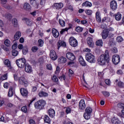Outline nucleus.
<instances>
[{
    "label": "nucleus",
    "mask_w": 124,
    "mask_h": 124,
    "mask_svg": "<svg viewBox=\"0 0 124 124\" xmlns=\"http://www.w3.org/2000/svg\"><path fill=\"white\" fill-rule=\"evenodd\" d=\"M110 62V56L109 51L106 50L104 54L100 55L98 59V63L100 65H105L106 63H109Z\"/></svg>",
    "instance_id": "nucleus-1"
},
{
    "label": "nucleus",
    "mask_w": 124,
    "mask_h": 124,
    "mask_svg": "<svg viewBox=\"0 0 124 124\" xmlns=\"http://www.w3.org/2000/svg\"><path fill=\"white\" fill-rule=\"evenodd\" d=\"M46 102L44 100H40L34 104V107L36 109L41 110L44 108Z\"/></svg>",
    "instance_id": "nucleus-2"
},
{
    "label": "nucleus",
    "mask_w": 124,
    "mask_h": 124,
    "mask_svg": "<svg viewBox=\"0 0 124 124\" xmlns=\"http://www.w3.org/2000/svg\"><path fill=\"white\" fill-rule=\"evenodd\" d=\"M85 59L87 62L91 63L95 62V57L90 52H87L85 55Z\"/></svg>",
    "instance_id": "nucleus-3"
},
{
    "label": "nucleus",
    "mask_w": 124,
    "mask_h": 124,
    "mask_svg": "<svg viewBox=\"0 0 124 124\" xmlns=\"http://www.w3.org/2000/svg\"><path fill=\"white\" fill-rule=\"evenodd\" d=\"M16 63L19 68H24L26 65V59L21 58L16 61Z\"/></svg>",
    "instance_id": "nucleus-4"
},
{
    "label": "nucleus",
    "mask_w": 124,
    "mask_h": 124,
    "mask_svg": "<svg viewBox=\"0 0 124 124\" xmlns=\"http://www.w3.org/2000/svg\"><path fill=\"white\" fill-rule=\"evenodd\" d=\"M69 43L72 47H77L78 46V41L74 37H70L69 39Z\"/></svg>",
    "instance_id": "nucleus-5"
},
{
    "label": "nucleus",
    "mask_w": 124,
    "mask_h": 124,
    "mask_svg": "<svg viewBox=\"0 0 124 124\" xmlns=\"http://www.w3.org/2000/svg\"><path fill=\"white\" fill-rule=\"evenodd\" d=\"M112 61L114 64H118L120 62H121V57L120 55L117 54H115L112 56Z\"/></svg>",
    "instance_id": "nucleus-6"
},
{
    "label": "nucleus",
    "mask_w": 124,
    "mask_h": 124,
    "mask_svg": "<svg viewBox=\"0 0 124 124\" xmlns=\"http://www.w3.org/2000/svg\"><path fill=\"white\" fill-rule=\"evenodd\" d=\"M66 57L68 60H69L71 61H75L76 59L75 58V55L71 52H67L66 54Z\"/></svg>",
    "instance_id": "nucleus-7"
},
{
    "label": "nucleus",
    "mask_w": 124,
    "mask_h": 124,
    "mask_svg": "<svg viewBox=\"0 0 124 124\" xmlns=\"http://www.w3.org/2000/svg\"><path fill=\"white\" fill-rule=\"evenodd\" d=\"M78 107L79 110H85V108H86V104H85V100H81L79 101Z\"/></svg>",
    "instance_id": "nucleus-8"
},
{
    "label": "nucleus",
    "mask_w": 124,
    "mask_h": 124,
    "mask_svg": "<svg viewBox=\"0 0 124 124\" xmlns=\"http://www.w3.org/2000/svg\"><path fill=\"white\" fill-rule=\"evenodd\" d=\"M50 57L53 61H56L58 59V56L56 53V51L54 50H51L50 52Z\"/></svg>",
    "instance_id": "nucleus-9"
},
{
    "label": "nucleus",
    "mask_w": 124,
    "mask_h": 124,
    "mask_svg": "<svg viewBox=\"0 0 124 124\" xmlns=\"http://www.w3.org/2000/svg\"><path fill=\"white\" fill-rule=\"evenodd\" d=\"M110 6L112 10L115 11L117 8H118V5L117 4V2L115 0H112L110 3Z\"/></svg>",
    "instance_id": "nucleus-10"
},
{
    "label": "nucleus",
    "mask_w": 124,
    "mask_h": 124,
    "mask_svg": "<svg viewBox=\"0 0 124 124\" xmlns=\"http://www.w3.org/2000/svg\"><path fill=\"white\" fill-rule=\"evenodd\" d=\"M87 44L89 47L91 48H93V46H94V43L93 41V38L89 37L87 39Z\"/></svg>",
    "instance_id": "nucleus-11"
},
{
    "label": "nucleus",
    "mask_w": 124,
    "mask_h": 124,
    "mask_svg": "<svg viewBox=\"0 0 124 124\" xmlns=\"http://www.w3.org/2000/svg\"><path fill=\"white\" fill-rule=\"evenodd\" d=\"M109 34V30L108 29L104 30L102 31V36L103 39H106Z\"/></svg>",
    "instance_id": "nucleus-12"
},
{
    "label": "nucleus",
    "mask_w": 124,
    "mask_h": 124,
    "mask_svg": "<svg viewBox=\"0 0 124 124\" xmlns=\"http://www.w3.org/2000/svg\"><path fill=\"white\" fill-rule=\"evenodd\" d=\"M57 46H58V49H60V47H66V43H65L63 41H59L57 43Z\"/></svg>",
    "instance_id": "nucleus-13"
},
{
    "label": "nucleus",
    "mask_w": 124,
    "mask_h": 124,
    "mask_svg": "<svg viewBox=\"0 0 124 124\" xmlns=\"http://www.w3.org/2000/svg\"><path fill=\"white\" fill-rule=\"evenodd\" d=\"M25 70L27 73H31V72H32L31 66L29 64H26L25 65Z\"/></svg>",
    "instance_id": "nucleus-14"
},
{
    "label": "nucleus",
    "mask_w": 124,
    "mask_h": 124,
    "mask_svg": "<svg viewBox=\"0 0 124 124\" xmlns=\"http://www.w3.org/2000/svg\"><path fill=\"white\" fill-rule=\"evenodd\" d=\"M54 6L56 9H62L63 7L62 3H55L54 4Z\"/></svg>",
    "instance_id": "nucleus-15"
},
{
    "label": "nucleus",
    "mask_w": 124,
    "mask_h": 124,
    "mask_svg": "<svg viewBox=\"0 0 124 124\" xmlns=\"http://www.w3.org/2000/svg\"><path fill=\"white\" fill-rule=\"evenodd\" d=\"M52 33L54 37H55V38H57V37H59V35H60V33L59 32V31L54 28H53L52 29Z\"/></svg>",
    "instance_id": "nucleus-16"
},
{
    "label": "nucleus",
    "mask_w": 124,
    "mask_h": 124,
    "mask_svg": "<svg viewBox=\"0 0 124 124\" xmlns=\"http://www.w3.org/2000/svg\"><path fill=\"white\" fill-rule=\"evenodd\" d=\"M20 93L22 96H27V95L29 94V92H28V90L24 88L20 89Z\"/></svg>",
    "instance_id": "nucleus-17"
},
{
    "label": "nucleus",
    "mask_w": 124,
    "mask_h": 124,
    "mask_svg": "<svg viewBox=\"0 0 124 124\" xmlns=\"http://www.w3.org/2000/svg\"><path fill=\"white\" fill-rule=\"evenodd\" d=\"M48 113L50 118H54V117H55V110H54L53 108L49 109L48 110Z\"/></svg>",
    "instance_id": "nucleus-18"
},
{
    "label": "nucleus",
    "mask_w": 124,
    "mask_h": 124,
    "mask_svg": "<svg viewBox=\"0 0 124 124\" xmlns=\"http://www.w3.org/2000/svg\"><path fill=\"white\" fill-rule=\"evenodd\" d=\"M78 61L81 65H82V66H86V65H87V63H86V62H85V60H84L83 57L79 56L78 58Z\"/></svg>",
    "instance_id": "nucleus-19"
},
{
    "label": "nucleus",
    "mask_w": 124,
    "mask_h": 124,
    "mask_svg": "<svg viewBox=\"0 0 124 124\" xmlns=\"http://www.w3.org/2000/svg\"><path fill=\"white\" fill-rule=\"evenodd\" d=\"M111 123L113 124H121V121H120V120H119V119L116 117H113L112 118Z\"/></svg>",
    "instance_id": "nucleus-20"
},
{
    "label": "nucleus",
    "mask_w": 124,
    "mask_h": 124,
    "mask_svg": "<svg viewBox=\"0 0 124 124\" xmlns=\"http://www.w3.org/2000/svg\"><path fill=\"white\" fill-rule=\"evenodd\" d=\"M23 8L25 10H31V7L29 3H25L23 5Z\"/></svg>",
    "instance_id": "nucleus-21"
},
{
    "label": "nucleus",
    "mask_w": 124,
    "mask_h": 124,
    "mask_svg": "<svg viewBox=\"0 0 124 124\" xmlns=\"http://www.w3.org/2000/svg\"><path fill=\"white\" fill-rule=\"evenodd\" d=\"M59 63H65L66 62V59L63 57H61L58 59Z\"/></svg>",
    "instance_id": "nucleus-22"
},
{
    "label": "nucleus",
    "mask_w": 124,
    "mask_h": 124,
    "mask_svg": "<svg viewBox=\"0 0 124 124\" xmlns=\"http://www.w3.org/2000/svg\"><path fill=\"white\" fill-rule=\"evenodd\" d=\"M38 95L40 96V97H43L48 96V93L44 91H41L39 93Z\"/></svg>",
    "instance_id": "nucleus-23"
},
{
    "label": "nucleus",
    "mask_w": 124,
    "mask_h": 124,
    "mask_svg": "<svg viewBox=\"0 0 124 124\" xmlns=\"http://www.w3.org/2000/svg\"><path fill=\"white\" fill-rule=\"evenodd\" d=\"M96 20L98 23L101 22V17H100V13L99 12H96Z\"/></svg>",
    "instance_id": "nucleus-24"
},
{
    "label": "nucleus",
    "mask_w": 124,
    "mask_h": 124,
    "mask_svg": "<svg viewBox=\"0 0 124 124\" xmlns=\"http://www.w3.org/2000/svg\"><path fill=\"white\" fill-rule=\"evenodd\" d=\"M21 32L17 31L14 35V38L15 40H18L20 37H21Z\"/></svg>",
    "instance_id": "nucleus-25"
},
{
    "label": "nucleus",
    "mask_w": 124,
    "mask_h": 124,
    "mask_svg": "<svg viewBox=\"0 0 124 124\" xmlns=\"http://www.w3.org/2000/svg\"><path fill=\"white\" fill-rule=\"evenodd\" d=\"M93 4L91 2L86 1L85 2L82 3V6H85V7H92Z\"/></svg>",
    "instance_id": "nucleus-26"
},
{
    "label": "nucleus",
    "mask_w": 124,
    "mask_h": 124,
    "mask_svg": "<svg viewBox=\"0 0 124 124\" xmlns=\"http://www.w3.org/2000/svg\"><path fill=\"white\" fill-rule=\"evenodd\" d=\"M14 94V93L13 92V88H12V87H10L8 92V95L9 97H12V96H13Z\"/></svg>",
    "instance_id": "nucleus-27"
},
{
    "label": "nucleus",
    "mask_w": 124,
    "mask_h": 124,
    "mask_svg": "<svg viewBox=\"0 0 124 124\" xmlns=\"http://www.w3.org/2000/svg\"><path fill=\"white\" fill-rule=\"evenodd\" d=\"M44 121L45 123H46V124H50V123H51V119L48 115H45L44 116Z\"/></svg>",
    "instance_id": "nucleus-28"
},
{
    "label": "nucleus",
    "mask_w": 124,
    "mask_h": 124,
    "mask_svg": "<svg viewBox=\"0 0 124 124\" xmlns=\"http://www.w3.org/2000/svg\"><path fill=\"white\" fill-rule=\"evenodd\" d=\"M115 18L117 21H120L122 19V15L120 13H117V14L115 15Z\"/></svg>",
    "instance_id": "nucleus-29"
},
{
    "label": "nucleus",
    "mask_w": 124,
    "mask_h": 124,
    "mask_svg": "<svg viewBox=\"0 0 124 124\" xmlns=\"http://www.w3.org/2000/svg\"><path fill=\"white\" fill-rule=\"evenodd\" d=\"M96 46H99V47H102L103 45V42L102 40H98L96 42Z\"/></svg>",
    "instance_id": "nucleus-30"
},
{
    "label": "nucleus",
    "mask_w": 124,
    "mask_h": 124,
    "mask_svg": "<svg viewBox=\"0 0 124 124\" xmlns=\"http://www.w3.org/2000/svg\"><path fill=\"white\" fill-rule=\"evenodd\" d=\"M4 64L8 67H10L11 66V64H10V61H9L8 59H7L4 61Z\"/></svg>",
    "instance_id": "nucleus-31"
},
{
    "label": "nucleus",
    "mask_w": 124,
    "mask_h": 124,
    "mask_svg": "<svg viewBox=\"0 0 124 124\" xmlns=\"http://www.w3.org/2000/svg\"><path fill=\"white\" fill-rule=\"evenodd\" d=\"M92 112H93V109L91 108L87 107L85 109V113H87L88 114H90L92 115Z\"/></svg>",
    "instance_id": "nucleus-32"
},
{
    "label": "nucleus",
    "mask_w": 124,
    "mask_h": 124,
    "mask_svg": "<svg viewBox=\"0 0 124 124\" xmlns=\"http://www.w3.org/2000/svg\"><path fill=\"white\" fill-rule=\"evenodd\" d=\"M84 118L85 120H90V119H91V114L90 113L85 112L84 113Z\"/></svg>",
    "instance_id": "nucleus-33"
},
{
    "label": "nucleus",
    "mask_w": 124,
    "mask_h": 124,
    "mask_svg": "<svg viewBox=\"0 0 124 124\" xmlns=\"http://www.w3.org/2000/svg\"><path fill=\"white\" fill-rule=\"evenodd\" d=\"M59 23L60 25L61 26V27H65V21H64V20L59 19Z\"/></svg>",
    "instance_id": "nucleus-34"
},
{
    "label": "nucleus",
    "mask_w": 124,
    "mask_h": 124,
    "mask_svg": "<svg viewBox=\"0 0 124 124\" xmlns=\"http://www.w3.org/2000/svg\"><path fill=\"white\" fill-rule=\"evenodd\" d=\"M12 24L14 25V27H17V26H18V21L17 19L15 18L13 19Z\"/></svg>",
    "instance_id": "nucleus-35"
},
{
    "label": "nucleus",
    "mask_w": 124,
    "mask_h": 124,
    "mask_svg": "<svg viewBox=\"0 0 124 124\" xmlns=\"http://www.w3.org/2000/svg\"><path fill=\"white\" fill-rule=\"evenodd\" d=\"M25 81V78L23 77H21L18 78V82L20 85H22V84L24 83V81Z\"/></svg>",
    "instance_id": "nucleus-36"
},
{
    "label": "nucleus",
    "mask_w": 124,
    "mask_h": 124,
    "mask_svg": "<svg viewBox=\"0 0 124 124\" xmlns=\"http://www.w3.org/2000/svg\"><path fill=\"white\" fill-rule=\"evenodd\" d=\"M22 21H24L25 22H26L28 26L30 25V23H31V20L29 19V18L24 17L23 18H22Z\"/></svg>",
    "instance_id": "nucleus-37"
},
{
    "label": "nucleus",
    "mask_w": 124,
    "mask_h": 124,
    "mask_svg": "<svg viewBox=\"0 0 124 124\" xmlns=\"http://www.w3.org/2000/svg\"><path fill=\"white\" fill-rule=\"evenodd\" d=\"M5 18H6V19H8V20H10L11 19H12V16L9 13L6 14L5 15Z\"/></svg>",
    "instance_id": "nucleus-38"
},
{
    "label": "nucleus",
    "mask_w": 124,
    "mask_h": 124,
    "mask_svg": "<svg viewBox=\"0 0 124 124\" xmlns=\"http://www.w3.org/2000/svg\"><path fill=\"white\" fill-rule=\"evenodd\" d=\"M31 51L33 53H36L38 51V47L34 46L31 48Z\"/></svg>",
    "instance_id": "nucleus-39"
},
{
    "label": "nucleus",
    "mask_w": 124,
    "mask_h": 124,
    "mask_svg": "<svg viewBox=\"0 0 124 124\" xmlns=\"http://www.w3.org/2000/svg\"><path fill=\"white\" fill-rule=\"evenodd\" d=\"M116 40H117V42L120 43L123 42V41H124V39L123 38V37L122 36H119L117 37Z\"/></svg>",
    "instance_id": "nucleus-40"
},
{
    "label": "nucleus",
    "mask_w": 124,
    "mask_h": 124,
    "mask_svg": "<svg viewBox=\"0 0 124 124\" xmlns=\"http://www.w3.org/2000/svg\"><path fill=\"white\" fill-rule=\"evenodd\" d=\"M76 31L77 32H82L83 31V28L80 27V26L77 27Z\"/></svg>",
    "instance_id": "nucleus-41"
},
{
    "label": "nucleus",
    "mask_w": 124,
    "mask_h": 124,
    "mask_svg": "<svg viewBox=\"0 0 124 124\" xmlns=\"http://www.w3.org/2000/svg\"><path fill=\"white\" fill-rule=\"evenodd\" d=\"M4 44L7 47H10V41L8 39H6L4 41Z\"/></svg>",
    "instance_id": "nucleus-42"
},
{
    "label": "nucleus",
    "mask_w": 124,
    "mask_h": 124,
    "mask_svg": "<svg viewBox=\"0 0 124 124\" xmlns=\"http://www.w3.org/2000/svg\"><path fill=\"white\" fill-rule=\"evenodd\" d=\"M103 94L105 96V97H108V96H110V93L108 92L104 91L102 92Z\"/></svg>",
    "instance_id": "nucleus-43"
},
{
    "label": "nucleus",
    "mask_w": 124,
    "mask_h": 124,
    "mask_svg": "<svg viewBox=\"0 0 124 124\" xmlns=\"http://www.w3.org/2000/svg\"><path fill=\"white\" fill-rule=\"evenodd\" d=\"M12 54L14 57H16L18 55V51L16 50H13L12 51Z\"/></svg>",
    "instance_id": "nucleus-44"
},
{
    "label": "nucleus",
    "mask_w": 124,
    "mask_h": 124,
    "mask_svg": "<svg viewBox=\"0 0 124 124\" xmlns=\"http://www.w3.org/2000/svg\"><path fill=\"white\" fill-rule=\"evenodd\" d=\"M7 2V0H0V3L2 5V6H4L5 4H6Z\"/></svg>",
    "instance_id": "nucleus-45"
},
{
    "label": "nucleus",
    "mask_w": 124,
    "mask_h": 124,
    "mask_svg": "<svg viewBox=\"0 0 124 124\" xmlns=\"http://www.w3.org/2000/svg\"><path fill=\"white\" fill-rule=\"evenodd\" d=\"M38 42L39 43V46H40V47H42V46H43V44L44 43V42H43V40L41 39H39L38 41Z\"/></svg>",
    "instance_id": "nucleus-46"
},
{
    "label": "nucleus",
    "mask_w": 124,
    "mask_h": 124,
    "mask_svg": "<svg viewBox=\"0 0 124 124\" xmlns=\"http://www.w3.org/2000/svg\"><path fill=\"white\" fill-rule=\"evenodd\" d=\"M85 13L87 15H92V14H93V11H92L91 10H86L85 11Z\"/></svg>",
    "instance_id": "nucleus-47"
},
{
    "label": "nucleus",
    "mask_w": 124,
    "mask_h": 124,
    "mask_svg": "<svg viewBox=\"0 0 124 124\" xmlns=\"http://www.w3.org/2000/svg\"><path fill=\"white\" fill-rule=\"evenodd\" d=\"M111 52L113 53H118V48L116 47H114L111 49Z\"/></svg>",
    "instance_id": "nucleus-48"
},
{
    "label": "nucleus",
    "mask_w": 124,
    "mask_h": 124,
    "mask_svg": "<svg viewBox=\"0 0 124 124\" xmlns=\"http://www.w3.org/2000/svg\"><path fill=\"white\" fill-rule=\"evenodd\" d=\"M14 78L15 81H18L19 80V77H18V74H14Z\"/></svg>",
    "instance_id": "nucleus-49"
},
{
    "label": "nucleus",
    "mask_w": 124,
    "mask_h": 124,
    "mask_svg": "<svg viewBox=\"0 0 124 124\" xmlns=\"http://www.w3.org/2000/svg\"><path fill=\"white\" fill-rule=\"evenodd\" d=\"M6 79H7V74L4 75L0 78V80H1L2 81H3L4 80H6Z\"/></svg>",
    "instance_id": "nucleus-50"
},
{
    "label": "nucleus",
    "mask_w": 124,
    "mask_h": 124,
    "mask_svg": "<svg viewBox=\"0 0 124 124\" xmlns=\"http://www.w3.org/2000/svg\"><path fill=\"white\" fill-rule=\"evenodd\" d=\"M117 106L119 108H121V109H124V103H119L117 105Z\"/></svg>",
    "instance_id": "nucleus-51"
},
{
    "label": "nucleus",
    "mask_w": 124,
    "mask_h": 124,
    "mask_svg": "<svg viewBox=\"0 0 124 124\" xmlns=\"http://www.w3.org/2000/svg\"><path fill=\"white\" fill-rule=\"evenodd\" d=\"M3 7H4V8H6V9H12V7H11V6H10V5H4V6H3Z\"/></svg>",
    "instance_id": "nucleus-52"
},
{
    "label": "nucleus",
    "mask_w": 124,
    "mask_h": 124,
    "mask_svg": "<svg viewBox=\"0 0 124 124\" xmlns=\"http://www.w3.org/2000/svg\"><path fill=\"white\" fill-rule=\"evenodd\" d=\"M52 79L54 82H58L59 81V79H58V78L56 76H53Z\"/></svg>",
    "instance_id": "nucleus-53"
},
{
    "label": "nucleus",
    "mask_w": 124,
    "mask_h": 124,
    "mask_svg": "<svg viewBox=\"0 0 124 124\" xmlns=\"http://www.w3.org/2000/svg\"><path fill=\"white\" fill-rule=\"evenodd\" d=\"M21 111L22 112H24V113H27L28 109H27V107H23L21 108Z\"/></svg>",
    "instance_id": "nucleus-54"
},
{
    "label": "nucleus",
    "mask_w": 124,
    "mask_h": 124,
    "mask_svg": "<svg viewBox=\"0 0 124 124\" xmlns=\"http://www.w3.org/2000/svg\"><path fill=\"white\" fill-rule=\"evenodd\" d=\"M70 112H71V108H70L69 107H67L66 108V113L67 114H69Z\"/></svg>",
    "instance_id": "nucleus-55"
},
{
    "label": "nucleus",
    "mask_w": 124,
    "mask_h": 124,
    "mask_svg": "<svg viewBox=\"0 0 124 124\" xmlns=\"http://www.w3.org/2000/svg\"><path fill=\"white\" fill-rule=\"evenodd\" d=\"M17 43H15L12 46V49L13 50H15L17 48Z\"/></svg>",
    "instance_id": "nucleus-56"
},
{
    "label": "nucleus",
    "mask_w": 124,
    "mask_h": 124,
    "mask_svg": "<svg viewBox=\"0 0 124 124\" xmlns=\"http://www.w3.org/2000/svg\"><path fill=\"white\" fill-rule=\"evenodd\" d=\"M68 31V29L67 28L62 29L60 31V33L61 34H63V32H64V31Z\"/></svg>",
    "instance_id": "nucleus-57"
},
{
    "label": "nucleus",
    "mask_w": 124,
    "mask_h": 124,
    "mask_svg": "<svg viewBox=\"0 0 124 124\" xmlns=\"http://www.w3.org/2000/svg\"><path fill=\"white\" fill-rule=\"evenodd\" d=\"M118 86H119V87H123L124 86V84L123 83V82L120 81L118 83Z\"/></svg>",
    "instance_id": "nucleus-58"
},
{
    "label": "nucleus",
    "mask_w": 124,
    "mask_h": 124,
    "mask_svg": "<svg viewBox=\"0 0 124 124\" xmlns=\"http://www.w3.org/2000/svg\"><path fill=\"white\" fill-rule=\"evenodd\" d=\"M105 82L107 85H110L111 81L109 79H106Z\"/></svg>",
    "instance_id": "nucleus-59"
},
{
    "label": "nucleus",
    "mask_w": 124,
    "mask_h": 124,
    "mask_svg": "<svg viewBox=\"0 0 124 124\" xmlns=\"http://www.w3.org/2000/svg\"><path fill=\"white\" fill-rule=\"evenodd\" d=\"M9 84H8V83L7 82H6L4 84V85H3V87L4 88H5V89H8V87H9Z\"/></svg>",
    "instance_id": "nucleus-60"
},
{
    "label": "nucleus",
    "mask_w": 124,
    "mask_h": 124,
    "mask_svg": "<svg viewBox=\"0 0 124 124\" xmlns=\"http://www.w3.org/2000/svg\"><path fill=\"white\" fill-rule=\"evenodd\" d=\"M23 86H25V87H27L28 86V81L24 80L23 81V83L22 84Z\"/></svg>",
    "instance_id": "nucleus-61"
},
{
    "label": "nucleus",
    "mask_w": 124,
    "mask_h": 124,
    "mask_svg": "<svg viewBox=\"0 0 124 124\" xmlns=\"http://www.w3.org/2000/svg\"><path fill=\"white\" fill-rule=\"evenodd\" d=\"M22 52L23 55H27V54L28 53V49H23Z\"/></svg>",
    "instance_id": "nucleus-62"
},
{
    "label": "nucleus",
    "mask_w": 124,
    "mask_h": 124,
    "mask_svg": "<svg viewBox=\"0 0 124 124\" xmlns=\"http://www.w3.org/2000/svg\"><path fill=\"white\" fill-rule=\"evenodd\" d=\"M29 124H35V121L32 119H31V120H29Z\"/></svg>",
    "instance_id": "nucleus-63"
},
{
    "label": "nucleus",
    "mask_w": 124,
    "mask_h": 124,
    "mask_svg": "<svg viewBox=\"0 0 124 124\" xmlns=\"http://www.w3.org/2000/svg\"><path fill=\"white\" fill-rule=\"evenodd\" d=\"M46 67H47V69H49V70H52V65L51 64L47 65Z\"/></svg>",
    "instance_id": "nucleus-64"
}]
</instances>
